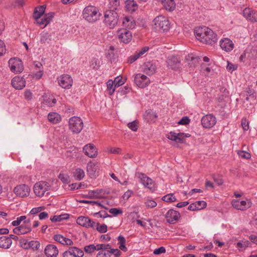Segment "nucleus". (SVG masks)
Wrapping results in <instances>:
<instances>
[{"instance_id":"nucleus-35","label":"nucleus","mask_w":257,"mask_h":257,"mask_svg":"<svg viewBox=\"0 0 257 257\" xmlns=\"http://www.w3.org/2000/svg\"><path fill=\"white\" fill-rule=\"evenodd\" d=\"M48 119L53 123H57L60 121L61 116L56 112H50L48 115Z\"/></svg>"},{"instance_id":"nucleus-13","label":"nucleus","mask_w":257,"mask_h":257,"mask_svg":"<svg viewBox=\"0 0 257 257\" xmlns=\"http://www.w3.org/2000/svg\"><path fill=\"white\" fill-rule=\"evenodd\" d=\"M59 84L65 89H69L73 84V79L68 74H63L58 78Z\"/></svg>"},{"instance_id":"nucleus-54","label":"nucleus","mask_w":257,"mask_h":257,"mask_svg":"<svg viewBox=\"0 0 257 257\" xmlns=\"http://www.w3.org/2000/svg\"><path fill=\"white\" fill-rule=\"evenodd\" d=\"M24 96L27 101L31 100L33 99V93L30 90L26 89L24 92Z\"/></svg>"},{"instance_id":"nucleus-32","label":"nucleus","mask_w":257,"mask_h":257,"mask_svg":"<svg viewBox=\"0 0 257 257\" xmlns=\"http://www.w3.org/2000/svg\"><path fill=\"white\" fill-rule=\"evenodd\" d=\"M68 250L74 257H83L84 255L83 250L76 246L69 247Z\"/></svg>"},{"instance_id":"nucleus-25","label":"nucleus","mask_w":257,"mask_h":257,"mask_svg":"<svg viewBox=\"0 0 257 257\" xmlns=\"http://www.w3.org/2000/svg\"><path fill=\"white\" fill-rule=\"evenodd\" d=\"M156 66L153 62L149 61L144 63L143 71L149 75H153L156 71Z\"/></svg>"},{"instance_id":"nucleus-28","label":"nucleus","mask_w":257,"mask_h":257,"mask_svg":"<svg viewBox=\"0 0 257 257\" xmlns=\"http://www.w3.org/2000/svg\"><path fill=\"white\" fill-rule=\"evenodd\" d=\"M12 240H11V238L8 236H3L0 237V247L8 249L9 248L12 244Z\"/></svg>"},{"instance_id":"nucleus-16","label":"nucleus","mask_w":257,"mask_h":257,"mask_svg":"<svg viewBox=\"0 0 257 257\" xmlns=\"http://www.w3.org/2000/svg\"><path fill=\"white\" fill-rule=\"evenodd\" d=\"M216 118L213 115L208 114L204 116L201 119V123L203 127L210 128L216 123Z\"/></svg>"},{"instance_id":"nucleus-34","label":"nucleus","mask_w":257,"mask_h":257,"mask_svg":"<svg viewBox=\"0 0 257 257\" xmlns=\"http://www.w3.org/2000/svg\"><path fill=\"white\" fill-rule=\"evenodd\" d=\"M125 8L128 12L133 13L138 9V5L134 1L127 0L125 1Z\"/></svg>"},{"instance_id":"nucleus-53","label":"nucleus","mask_w":257,"mask_h":257,"mask_svg":"<svg viewBox=\"0 0 257 257\" xmlns=\"http://www.w3.org/2000/svg\"><path fill=\"white\" fill-rule=\"evenodd\" d=\"M127 126L134 132H136L138 128V122L136 120L128 123Z\"/></svg>"},{"instance_id":"nucleus-43","label":"nucleus","mask_w":257,"mask_h":257,"mask_svg":"<svg viewBox=\"0 0 257 257\" xmlns=\"http://www.w3.org/2000/svg\"><path fill=\"white\" fill-rule=\"evenodd\" d=\"M102 192L103 190L102 189L90 190L88 192V196L90 198H100Z\"/></svg>"},{"instance_id":"nucleus-1","label":"nucleus","mask_w":257,"mask_h":257,"mask_svg":"<svg viewBox=\"0 0 257 257\" xmlns=\"http://www.w3.org/2000/svg\"><path fill=\"white\" fill-rule=\"evenodd\" d=\"M194 34L198 40L204 44L213 45L217 41V35L206 27L196 28Z\"/></svg>"},{"instance_id":"nucleus-26","label":"nucleus","mask_w":257,"mask_h":257,"mask_svg":"<svg viewBox=\"0 0 257 257\" xmlns=\"http://www.w3.org/2000/svg\"><path fill=\"white\" fill-rule=\"evenodd\" d=\"M45 253L48 257H56L58 254V249L55 245L48 244L45 247Z\"/></svg>"},{"instance_id":"nucleus-40","label":"nucleus","mask_w":257,"mask_h":257,"mask_svg":"<svg viewBox=\"0 0 257 257\" xmlns=\"http://www.w3.org/2000/svg\"><path fill=\"white\" fill-rule=\"evenodd\" d=\"M117 239L118 241V244L119 245V248H120V249L124 252L126 251L127 248L125 246L126 241L125 238L121 235H119L117 237Z\"/></svg>"},{"instance_id":"nucleus-5","label":"nucleus","mask_w":257,"mask_h":257,"mask_svg":"<svg viewBox=\"0 0 257 257\" xmlns=\"http://www.w3.org/2000/svg\"><path fill=\"white\" fill-rule=\"evenodd\" d=\"M118 15L117 12L106 11L104 14V22L110 29L114 28L117 24Z\"/></svg>"},{"instance_id":"nucleus-62","label":"nucleus","mask_w":257,"mask_h":257,"mask_svg":"<svg viewBox=\"0 0 257 257\" xmlns=\"http://www.w3.org/2000/svg\"><path fill=\"white\" fill-rule=\"evenodd\" d=\"M44 208H45L44 206L34 208L31 210L30 214H35L39 212H40L42 210L44 209Z\"/></svg>"},{"instance_id":"nucleus-11","label":"nucleus","mask_w":257,"mask_h":257,"mask_svg":"<svg viewBox=\"0 0 257 257\" xmlns=\"http://www.w3.org/2000/svg\"><path fill=\"white\" fill-rule=\"evenodd\" d=\"M30 188L26 184L17 185L14 190L15 194L22 198L28 196L30 195Z\"/></svg>"},{"instance_id":"nucleus-2","label":"nucleus","mask_w":257,"mask_h":257,"mask_svg":"<svg viewBox=\"0 0 257 257\" xmlns=\"http://www.w3.org/2000/svg\"><path fill=\"white\" fill-rule=\"evenodd\" d=\"M46 6L42 5L35 8L33 17L36 22L42 28L46 27L52 21L54 13L51 12L44 14Z\"/></svg>"},{"instance_id":"nucleus-12","label":"nucleus","mask_w":257,"mask_h":257,"mask_svg":"<svg viewBox=\"0 0 257 257\" xmlns=\"http://www.w3.org/2000/svg\"><path fill=\"white\" fill-rule=\"evenodd\" d=\"M9 65L12 72L15 73L22 72L24 70L23 65L21 61L14 58L9 61Z\"/></svg>"},{"instance_id":"nucleus-30","label":"nucleus","mask_w":257,"mask_h":257,"mask_svg":"<svg viewBox=\"0 0 257 257\" xmlns=\"http://www.w3.org/2000/svg\"><path fill=\"white\" fill-rule=\"evenodd\" d=\"M162 3L164 8L168 11L172 12L176 8L174 0H162Z\"/></svg>"},{"instance_id":"nucleus-14","label":"nucleus","mask_w":257,"mask_h":257,"mask_svg":"<svg viewBox=\"0 0 257 257\" xmlns=\"http://www.w3.org/2000/svg\"><path fill=\"white\" fill-rule=\"evenodd\" d=\"M134 81L136 84L140 88H144L150 83V79L145 75L141 73L135 75Z\"/></svg>"},{"instance_id":"nucleus-38","label":"nucleus","mask_w":257,"mask_h":257,"mask_svg":"<svg viewBox=\"0 0 257 257\" xmlns=\"http://www.w3.org/2000/svg\"><path fill=\"white\" fill-rule=\"evenodd\" d=\"M52 41L51 35L48 33H43L41 36L40 42L42 44L49 43Z\"/></svg>"},{"instance_id":"nucleus-46","label":"nucleus","mask_w":257,"mask_h":257,"mask_svg":"<svg viewBox=\"0 0 257 257\" xmlns=\"http://www.w3.org/2000/svg\"><path fill=\"white\" fill-rule=\"evenodd\" d=\"M40 243L38 241L32 240L29 242V248H31L34 250H37L39 249Z\"/></svg>"},{"instance_id":"nucleus-49","label":"nucleus","mask_w":257,"mask_h":257,"mask_svg":"<svg viewBox=\"0 0 257 257\" xmlns=\"http://www.w3.org/2000/svg\"><path fill=\"white\" fill-rule=\"evenodd\" d=\"M145 204L147 208H153L157 206V203L153 200L148 199L145 201Z\"/></svg>"},{"instance_id":"nucleus-17","label":"nucleus","mask_w":257,"mask_h":257,"mask_svg":"<svg viewBox=\"0 0 257 257\" xmlns=\"http://www.w3.org/2000/svg\"><path fill=\"white\" fill-rule=\"evenodd\" d=\"M76 222L79 225L86 227L93 228L95 224V222L90 219L88 217L80 216L77 218Z\"/></svg>"},{"instance_id":"nucleus-48","label":"nucleus","mask_w":257,"mask_h":257,"mask_svg":"<svg viewBox=\"0 0 257 257\" xmlns=\"http://www.w3.org/2000/svg\"><path fill=\"white\" fill-rule=\"evenodd\" d=\"M69 186L70 187L71 190L85 188V185L83 183H72L70 184Z\"/></svg>"},{"instance_id":"nucleus-39","label":"nucleus","mask_w":257,"mask_h":257,"mask_svg":"<svg viewBox=\"0 0 257 257\" xmlns=\"http://www.w3.org/2000/svg\"><path fill=\"white\" fill-rule=\"evenodd\" d=\"M92 228L97 230L100 233H105L107 230V226L106 224H103L99 226V223L95 222Z\"/></svg>"},{"instance_id":"nucleus-51","label":"nucleus","mask_w":257,"mask_h":257,"mask_svg":"<svg viewBox=\"0 0 257 257\" xmlns=\"http://www.w3.org/2000/svg\"><path fill=\"white\" fill-rule=\"evenodd\" d=\"M59 179L64 183H68L70 182L69 176L67 174H60Z\"/></svg>"},{"instance_id":"nucleus-8","label":"nucleus","mask_w":257,"mask_h":257,"mask_svg":"<svg viewBox=\"0 0 257 257\" xmlns=\"http://www.w3.org/2000/svg\"><path fill=\"white\" fill-rule=\"evenodd\" d=\"M101 245H104L103 248H101L97 253L96 257H111L112 254H119L120 251L118 249H113L111 248V245L109 244H103Z\"/></svg>"},{"instance_id":"nucleus-18","label":"nucleus","mask_w":257,"mask_h":257,"mask_svg":"<svg viewBox=\"0 0 257 257\" xmlns=\"http://www.w3.org/2000/svg\"><path fill=\"white\" fill-rule=\"evenodd\" d=\"M139 178L141 181V183L147 188L153 191L155 190L154 183L153 180L149 177H147L144 174L140 173L139 175Z\"/></svg>"},{"instance_id":"nucleus-64","label":"nucleus","mask_w":257,"mask_h":257,"mask_svg":"<svg viewBox=\"0 0 257 257\" xmlns=\"http://www.w3.org/2000/svg\"><path fill=\"white\" fill-rule=\"evenodd\" d=\"M166 252V249L164 247L161 246L158 248L155 249L154 250V254H160L162 253H165Z\"/></svg>"},{"instance_id":"nucleus-52","label":"nucleus","mask_w":257,"mask_h":257,"mask_svg":"<svg viewBox=\"0 0 257 257\" xmlns=\"http://www.w3.org/2000/svg\"><path fill=\"white\" fill-rule=\"evenodd\" d=\"M197 210H201L206 207V203L204 201H197L195 202Z\"/></svg>"},{"instance_id":"nucleus-33","label":"nucleus","mask_w":257,"mask_h":257,"mask_svg":"<svg viewBox=\"0 0 257 257\" xmlns=\"http://www.w3.org/2000/svg\"><path fill=\"white\" fill-rule=\"evenodd\" d=\"M119 8H120L119 0H109L108 11L116 12Z\"/></svg>"},{"instance_id":"nucleus-31","label":"nucleus","mask_w":257,"mask_h":257,"mask_svg":"<svg viewBox=\"0 0 257 257\" xmlns=\"http://www.w3.org/2000/svg\"><path fill=\"white\" fill-rule=\"evenodd\" d=\"M104 247V245H101V244H98L96 245H94L93 244H89L88 245H86L84 247V250L86 253H91L93 252L95 250H99L100 249L103 248L102 247Z\"/></svg>"},{"instance_id":"nucleus-60","label":"nucleus","mask_w":257,"mask_h":257,"mask_svg":"<svg viewBox=\"0 0 257 257\" xmlns=\"http://www.w3.org/2000/svg\"><path fill=\"white\" fill-rule=\"evenodd\" d=\"M20 243L21 246L24 249H28L29 248V242L28 240L26 239H21L20 241Z\"/></svg>"},{"instance_id":"nucleus-22","label":"nucleus","mask_w":257,"mask_h":257,"mask_svg":"<svg viewBox=\"0 0 257 257\" xmlns=\"http://www.w3.org/2000/svg\"><path fill=\"white\" fill-rule=\"evenodd\" d=\"M12 85L16 89L21 90L26 86V81L23 77L16 76L12 80Z\"/></svg>"},{"instance_id":"nucleus-3","label":"nucleus","mask_w":257,"mask_h":257,"mask_svg":"<svg viewBox=\"0 0 257 257\" xmlns=\"http://www.w3.org/2000/svg\"><path fill=\"white\" fill-rule=\"evenodd\" d=\"M101 14L98 8L93 6L86 7L82 13L83 18L90 23L96 21L99 18Z\"/></svg>"},{"instance_id":"nucleus-19","label":"nucleus","mask_w":257,"mask_h":257,"mask_svg":"<svg viewBox=\"0 0 257 257\" xmlns=\"http://www.w3.org/2000/svg\"><path fill=\"white\" fill-rule=\"evenodd\" d=\"M87 172L89 176L91 178H96L98 173V168L96 164L91 161L87 165Z\"/></svg>"},{"instance_id":"nucleus-56","label":"nucleus","mask_w":257,"mask_h":257,"mask_svg":"<svg viewBox=\"0 0 257 257\" xmlns=\"http://www.w3.org/2000/svg\"><path fill=\"white\" fill-rule=\"evenodd\" d=\"M43 97H44V99L42 102V104L44 106L52 107V105H51V99L49 97H48L47 96H45L43 95Z\"/></svg>"},{"instance_id":"nucleus-9","label":"nucleus","mask_w":257,"mask_h":257,"mask_svg":"<svg viewBox=\"0 0 257 257\" xmlns=\"http://www.w3.org/2000/svg\"><path fill=\"white\" fill-rule=\"evenodd\" d=\"M233 208L241 211L246 210L251 206V202L248 199H233L231 202Z\"/></svg>"},{"instance_id":"nucleus-15","label":"nucleus","mask_w":257,"mask_h":257,"mask_svg":"<svg viewBox=\"0 0 257 257\" xmlns=\"http://www.w3.org/2000/svg\"><path fill=\"white\" fill-rule=\"evenodd\" d=\"M180 216V214L178 211L174 209H170L166 214L165 218L167 222L174 224L179 219Z\"/></svg>"},{"instance_id":"nucleus-59","label":"nucleus","mask_w":257,"mask_h":257,"mask_svg":"<svg viewBox=\"0 0 257 257\" xmlns=\"http://www.w3.org/2000/svg\"><path fill=\"white\" fill-rule=\"evenodd\" d=\"M241 125L244 131H247L249 129V123L248 120L245 118L242 119Z\"/></svg>"},{"instance_id":"nucleus-27","label":"nucleus","mask_w":257,"mask_h":257,"mask_svg":"<svg viewBox=\"0 0 257 257\" xmlns=\"http://www.w3.org/2000/svg\"><path fill=\"white\" fill-rule=\"evenodd\" d=\"M53 238L55 241L63 245H72L73 244V242L71 239L66 238L61 234L55 235Z\"/></svg>"},{"instance_id":"nucleus-61","label":"nucleus","mask_w":257,"mask_h":257,"mask_svg":"<svg viewBox=\"0 0 257 257\" xmlns=\"http://www.w3.org/2000/svg\"><path fill=\"white\" fill-rule=\"evenodd\" d=\"M6 51V46L4 42L0 40V56L3 55Z\"/></svg>"},{"instance_id":"nucleus-29","label":"nucleus","mask_w":257,"mask_h":257,"mask_svg":"<svg viewBox=\"0 0 257 257\" xmlns=\"http://www.w3.org/2000/svg\"><path fill=\"white\" fill-rule=\"evenodd\" d=\"M122 25L128 29H132L135 27L136 23L132 17L123 18Z\"/></svg>"},{"instance_id":"nucleus-50","label":"nucleus","mask_w":257,"mask_h":257,"mask_svg":"<svg viewBox=\"0 0 257 257\" xmlns=\"http://www.w3.org/2000/svg\"><path fill=\"white\" fill-rule=\"evenodd\" d=\"M113 81L114 82L115 87H118L124 83L125 80L122 79L121 77L117 76Z\"/></svg>"},{"instance_id":"nucleus-7","label":"nucleus","mask_w":257,"mask_h":257,"mask_svg":"<svg viewBox=\"0 0 257 257\" xmlns=\"http://www.w3.org/2000/svg\"><path fill=\"white\" fill-rule=\"evenodd\" d=\"M50 185L47 182L40 181L34 185L33 190L36 196L42 197L50 189Z\"/></svg>"},{"instance_id":"nucleus-55","label":"nucleus","mask_w":257,"mask_h":257,"mask_svg":"<svg viewBox=\"0 0 257 257\" xmlns=\"http://www.w3.org/2000/svg\"><path fill=\"white\" fill-rule=\"evenodd\" d=\"M99 62L98 59L95 58H93L90 61V67L93 69H97L99 66Z\"/></svg>"},{"instance_id":"nucleus-41","label":"nucleus","mask_w":257,"mask_h":257,"mask_svg":"<svg viewBox=\"0 0 257 257\" xmlns=\"http://www.w3.org/2000/svg\"><path fill=\"white\" fill-rule=\"evenodd\" d=\"M69 215L67 214H61L60 215H55L50 218L52 222H61L63 220L68 219Z\"/></svg>"},{"instance_id":"nucleus-6","label":"nucleus","mask_w":257,"mask_h":257,"mask_svg":"<svg viewBox=\"0 0 257 257\" xmlns=\"http://www.w3.org/2000/svg\"><path fill=\"white\" fill-rule=\"evenodd\" d=\"M83 127L82 120L77 116L71 117L69 120V128L74 134H79Z\"/></svg>"},{"instance_id":"nucleus-24","label":"nucleus","mask_w":257,"mask_h":257,"mask_svg":"<svg viewBox=\"0 0 257 257\" xmlns=\"http://www.w3.org/2000/svg\"><path fill=\"white\" fill-rule=\"evenodd\" d=\"M220 46L222 50L226 52H229L233 50L234 44L231 40L226 38L221 40L220 41Z\"/></svg>"},{"instance_id":"nucleus-10","label":"nucleus","mask_w":257,"mask_h":257,"mask_svg":"<svg viewBox=\"0 0 257 257\" xmlns=\"http://www.w3.org/2000/svg\"><path fill=\"white\" fill-rule=\"evenodd\" d=\"M117 36L119 41L125 44L128 43L132 39V33L126 29H120L118 30Z\"/></svg>"},{"instance_id":"nucleus-4","label":"nucleus","mask_w":257,"mask_h":257,"mask_svg":"<svg viewBox=\"0 0 257 257\" xmlns=\"http://www.w3.org/2000/svg\"><path fill=\"white\" fill-rule=\"evenodd\" d=\"M155 28L161 32L166 33L170 29V21L165 16L160 15L154 20Z\"/></svg>"},{"instance_id":"nucleus-57","label":"nucleus","mask_w":257,"mask_h":257,"mask_svg":"<svg viewBox=\"0 0 257 257\" xmlns=\"http://www.w3.org/2000/svg\"><path fill=\"white\" fill-rule=\"evenodd\" d=\"M139 57H140L138 54L136 52L134 55L128 57L127 62L128 63L132 64L136 61Z\"/></svg>"},{"instance_id":"nucleus-37","label":"nucleus","mask_w":257,"mask_h":257,"mask_svg":"<svg viewBox=\"0 0 257 257\" xmlns=\"http://www.w3.org/2000/svg\"><path fill=\"white\" fill-rule=\"evenodd\" d=\"M85 176L84 170L81 168H76L73 172V177L77 180L80 181L83 179Z\"/></svg>"},{"instance_id":"nucleus-42","label":"nucleus","mask_w":257,"mask_h":257,"mask_svg":"<svg viewBox=\"0 0 257 257\" xmlns=\"http://www.w3.org/2000/svg\"><path fill=\"white\" fill-rule=\"evenodd\" d=\"M162 200L168 203L175 202L177 200L176 197L174 194L170 193L163 196Z\"/></svg>"},{"instance_id":"nucleus-45","label":"nucleus","mask_w":257,"mask_h":257,"mask_svg":"<svg viewBox=\"0 0 257 257\" xmlns=\"http://www.w3.org/2000/svg\"><path fill=\"white\" fill-rule=\"evenodd\" d=\"M180 60L176 56H173L171 59L169 60L168 64L174 68V66H177L178 64H180Z\"/></svg>"},{"instance_id":"nucleus-63","label":"nucleus","mask_w":257,"mask_h":257,"mask_svg":"<svg viewBox=\"0 0 257 257\" xmlns=\"http://www.w3.org/2000/svg\"><path fill=\"white\" fill-rule=\"evenodd\" d=\"M239 156L244 159H249L250 158V154L245 151H240L238 153Z\"/></svg>"},{"instance_id":"nucleus-47","label":"nucleus","mask_w":257,"mask_h":257,"mask_svg":"<svg viewBox=\"0 0 257 257\" xmlns=\"http://www.w3.org/2000/svg\"><path fill=\"white\" fill-rule=\"evenodd\" d=\"M116 87H115L114 82L112 80H109L107 82V89L109 91V94L112 95Z\"/></svg>"},{"instance_id":"nucleus-21","label":"nucleus","mask_w":257,"mask_h":257,"mask_svg":"<svg viewBox=\"0 0 257 257\" xmlns=\"http://www.w3.org/2000/svg\"><path fill=\"white\" fill-rule=\"evenodd\" d=\"M243 16L251 22H257V11L245 8L243 11Z\"/></svg>"},{"instance_id":"nucleus-36","label":"nucleus","mask_w":257,"mask_h":257,"mask_svg":"<svg viewBox=\"0 0 257 257\" xmlns=\"http://www.w3.org/2000/svg\"><path fill=\"white\" fill-rule=\"evenodd\" d=\"M186 59L189 62L188 64L190 67H195L198 63L199 60L198 57H194L192 54L188 55Z\"/></svg>"},{"instance_id":"nucleus-20","label":"nucleus","mask_w":257,"mask_h":257,"mask_svg":"<svg viewBox=\"0 0 257 257\" xmlns=\"http://www.w3.org/2000/svg\"><path fill=\"white\" fill-rule=\"evenodd\" d=\"M167 138L177 143L182 144L184 143V133H176L171 132L169 134L167 135Z\"/></svg>"},{"instance_id":"nucleus-23","label":"nucleus","mask_w":257,"mask_h":257,"mask_svg":"<svg viewBox=\"0 0 257 257\" xmlns=\"http://www.w3.org/2000/svg\"><path fill=\"white\" fill-rule=\"evenodd\" d=\"M83 150L85 154L90 158H94L97 156V150L95 146L91 144L85 145Z\"/></svg>"},{"instance_id":"nucleus-58","label":"nucleus","mask_w":257,"mask_h":257,"mask_svg":"<svg viewBox=\"0 0 257 257\" xmlns=\"http://www.w3.org/2000/svg\"><path fill=\"white\" fill-rule=\"evenodd\" d=\"M109 212L111 214H112L114 216H116L119 214H122V211L121 209L117 208H111L109 210Z\"/></svg>"},{"instance_id":"nucleus-44","label":"nucleus","mask_w":257,"mask_h":257,"mask_svg":"<svg viewBox=\"0 0 257 257\" xmlns=\"http://www.w3.org/2000/svg\"><path fill=\"white\" fill-rule=\"evenodd\" d=\"M19 226L21 229V234H25L32 231V228L30 224H23Z\"/></svg>"}]
</instances>
